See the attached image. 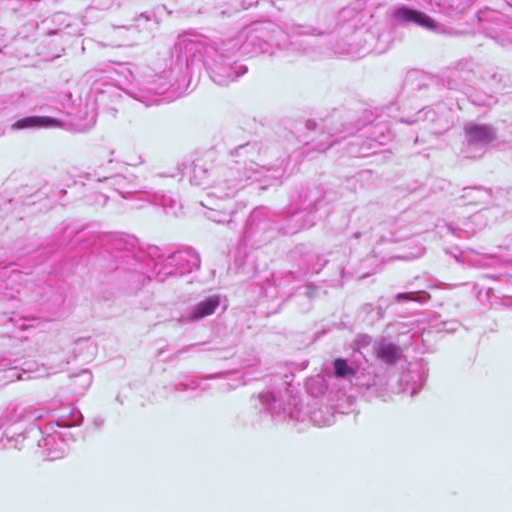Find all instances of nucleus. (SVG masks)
I'll use <instances>...</instances> for the list:
<instances>
[{
    "label": "nucleus",
    "mask_w": 512,
    "mask_h": 512,
    "mask_svg": "<svg viewBox=\"0 0 512 512\" xmlns=\"http://www.w3.org/2000/svg\"><path fill=\"white\" fill-rule=\"evenodd\" d=\"M316 29L298 26L296 35H313ZM288 40L295 44L283 30L270 22H256L242 29L234 38L219 44H209L203 36L187 34L180 37L173 48L182 82H188L193 69L204 65L213 82L227 86L247 72V67L233 59L237 52L244 55L273 54L275 48L287 49Z\"/></svg>",
    "instance_id": "f257e3e1"
},
{
    "label": "nucleus",
    "mask_w": 512,
    "mask_h": 512,
    "mask_svg": "<svg viewBox=\"0 0 512 512\" xmlns=\"http://www.w3.org/2000/svg\"><path fill=\"white\" fill-rule=\"evenodd\" d=\"M232 154L241 160H236L233 165H222L213 169V180L205 198L200 202L208 210L205 216L216 223L231 221V200L250 180L277 181L283 175L281 168H267L256 162L260 155L258 143L240 145Z\"/></svg>",
    "instance_id": "f03ea898"
},
{
    "label": "nucleus",
    "mask_w": 512,
    "mask_h": 512,
    "mask_svg": "<svg viewBox=\"0 0 512 512\" xmlns=\"http://www.w3.org/2000/svg\"><path fill=\"white\" fill-rule=\"evenodd\" d=\"M122 257L125 264L133 266L145 260V266L138 270L145 273L149 279L155 278L160 282L166 281L169 277L191 273L200 267V256L192 248L165 254L157 246H148L145 252L136 254L127 251Z\"/></svg>",
    "instance_id": "7ed1b4c3"
},
{
    "label": "nucleus",
    "mask_w": 512,
    "mask_h": 512,
    "mask_svg": "<svg viewBox=\"0 0 512 512\" xmlns=\"http://www.w3.org/2000/svg\"><path fill=\"white\" fill-rule=\"evenodd\" d=\"M171 56L175 61V65L170 71V74L174 75V83H172L171 80H168L166 74L158 75L153 80H145L140 82L136 79L135 75L130 69L123 68L122 73H127L131 78V80H129L131 87L122 88V90L126 91L130 96L144 103L146 106H151L153 104L158 103L159 100L147 97L146 93L161 95L171 88H173L174 90H180L184 88L188 82H182V76L179 73L177 59L175 56H173V51L171 52Z\"/></svg>",
    "instance_id": "20e7f679"
},
{
    "label": "nucleus",
    "mask_w": 512,
    "mask_h": 512,
    "mask_svg": "<svg viewBox=\"0 0 512 512\" xmlns=\"http://www.w3.org/2000/svg\"><path fill=\"white\" fill-rule=\"evenodd\" d=\"M488 4L481 8L476 17L483 31L499 45L507 47L512 44V18L503 7H496V1L483 0Z\"/></svg>",
    "instance_id": "39448f33"
},
{
    "label": "nucleus",
    "mask_w": 512,
    "mask_h": 512,
    "mask_svg": "<svg viewBox=\"0 0 512 512\" xmlns=\"http://www.w3.org/2000/svg\"><path fill=\"white\" fill-rule=\"evenodd\" d=\"M25 439H32L37 446L42 447L49 460L62 458L68 450V443L62 432L54 429V424H46L44 429L36 425L30 426L24 433L17 434L15 437L8 438L9 442H14L15 448H20L19 444Z\"/></svg>",
    "instance_id": "423d86ee"
},
{
    "label": "nucleus",
    "mask_w": 512,
    "mask_h": 512,
    "mask_svg": "<svg viewBox=\"0 0 512 512\" xmlns=\"http://www.w3.org/2000/svg\"><path fill=\"white\" fill-rule=\"evenodd\" d=\"M254 400L255 408L267 411L272 416H288L293 421L300 419L299 398L289 386H285L283 390L262 392Z\"/></svg>",
    "instance_id": "0eeeda50"
},
{
    "label": "nucleus",
    "mask_w": 512,
    "mask_h": 512,
    "mask_svg": "<svg viewBox=\"0 0 512 512\" xmlns=\"http://www.w3.org/2000/svg\"><path fill=\"white\" fill-rule=\"evenodd\" d=\"M85 176L87 179H94L97 182L105 183L108 188L117 192L124 198H126L127 195L139 192L138 186L135 182L136 178L132 175L126 176L117 174L108 176L103 167H99V169H93L92 171L86 172Z\"/></svg>",
    "instance_id": "6e6552de"
},
{
    "label": "nucleus",
    "mask_w": 512,
    "mask_h": 512,
    "mask_svg": "<svg viewBox=\"0 0 512 512\" xmlns=\"http://www.w3.org/2000/svg\"><path fill=\"white\" fill-rule=\"evenodd\" d=\"M464 133L467 140V156L476 157L473 153V148L481 150L480 154L483 153L484 147L495 140L496 133L492 126L488 124H478L475 122H468L464 125Z\"/></svg>",
    "instance_id": "1a4fd4ad"
},
{
    "label": "nucleus",
    "mask_w": 512,
    "mask_h": 512,
    "mask_svg": "<svg viewBox=\"0 0 512 512\" xmlns=\"http://www.w3.org/2000/svg\"><path fill=\"white\" fill-rule=\"evenodd\" d=\"M392 18L400 24H415L429 31H436V22L426 13L405 5H396L392 10Z\"/></svg>",
    "instance_id": "9d476101"
},
{
    "label": "nucleus",
    "mask_w": 512,
    "mask_h": 512,
    "mask_svg": "<svg viewBox=\"0 0 512 512\" xmlns=\"http://www.w3.org/2000/svg\"><path fill=\"white\" fill-rule=\"evenodd\" d=\"M428 375V368L422 361L409 363L407 370L401 376L404 390L414 396L423 387Z\"/></svg>",
    "instance_id": "9b49d317"
},
{
    "label": "nucleus",
    "mask_w": 512,
    "mask_h": 512,
    "mask_svg": "<svg viewBox=\"0 0 512 512\" xmlns=\"http://www.w3.org/2000/svg\"><path fill=\"white\" fill-rule=\"evenodd\" d=\"M219 305L220 297L218 295H210L190 306L183 314L182 319L188 322L199 321L214 314Z\"/></svg>",
    "instance_id": "f8f14e48"
},
{
    "label": "nucleus",
    "mask_w": 512,
    "mask_h": 512,
    "mask_svg": "<svg viewBox=\"0 0 512 512\" xmlns=\"http://www.w3.org/2000/svg\"><path fill=\"white\" fill-rule=\"evenodd\" d=\"M319 204L320 201L316 200L304 206L301 211L294 212L289 219V222L293 223V225H289L287 233L293 234L301 229L313 226L316 220L314 212L317 210Z\"/></svg>",
    "instance_id": "ddd939ff"
},
{
    "label": "nucleus",
    "mask_w": 512,
    "mask_h": 512,
    "mask_svg": "<svg viewBox=\"0 0 512 512\" xmlns=\"http://www.w3.org/2000/svg\"><path fill=\"white\" fill-rule=\"evenodd\" d=\"M137 33L134 26H113L107 34V42L100 44L111 47L130 46L135 42Z\"/></svg>",
    "instance_id": "4468645a"
},
{
    "label": "nucleus",
    "mask_w": 512,
    "mask_h": 512,
    "mask_svg": "<svg viewBox=\"0 0 512 512\" xmlns=\"http://www.w3.org/2000/svg\"><path fill=\"white\" fill-rule=\"evenodd\" d=\"M54 418V421L48 423L54 424V429H56V427L68 428L77 426L83 420L81 412L70 405L62 406L58 411H56Z\"/></svg>",
    "instance_id": "2eb2a0df"
},
{
    "label": "nucleus",
    "mask_w": 512,
    "mask_h": 512,
    "mask_svg": "<svg viewBox=\"0 0 512 512\" xmlns=\"http://www.w3.org/2000/svg\"><path fill=\"white\" fill-rule=\"evenodd\" d=\"M120 88L107 79H101L93 84L92 92L95 95V102L105 105L108 100L114 101L120 97Z\"/></svg>",
    "instance_id": "dca6fc26"
},
{
    "label": "nucleus",
    "mask_w": 512,
    "mask_h": 512,
    "mask_svg": "<svg viewBox=\"0 0 512 512\" xmlns=\"http://www.w3.org/2000/svg\"><path fill=\"white\" fill-rule=\"evenodd\" d=\"M373 352L377 359L388 365L396 363L402 356V351L397 345L384 340L374 344Z\"/></svg>",
    "instance_id": "f3484780"
},
{
    "label": "nucleus",
    "mask_w": 512,
    "mask_h": 512,
    "mask_svg": "<svg viewBox=\"0 0 512 512\" xmlns=\"http://www.w3.org/2000/svg\"><path fill=\"white\" fill-rule=\"evenodd\" d=\"M475 0H436L435 7L440 13L455 17L464 13Z\"/></svg>",
    "instance_id": "a211bd4d"
},
{
    "label": "nucleus",
    "mask_w": 512,
    "mask_h": 512,
    "mask_svg": "<svg viewBox=\"0 0 512 512\" xmlns=\"http://www.w3.org/2000/svg\"><path fill=\"white\" fill-rule=\"evenodd\" d=\"M58 121L50 117L29 116L15 121L11 126V130L34 129L41 127L56 126Z\"/></svg>",
    "instance_id": "6ab92c4d"
},
{
    "label": "nucleus",
    "mask_w": 512,
    "mask_h": 512,
    "mask_svg": "<svg viewBox=\"0 0 512 512\" xmlns=\"http://www.w3.org/2000/svg\"><path fill=\"white\" fill-rule=\"evenodd\" d=\"M361 366L349 364L346 359L337 358L333 362L334 375L337 378L345 379L354 384Z\"/></svg>",
    "instance_id": "aec40b11"
},
{
    "label": "nucleus",
    "mask_w": 512,
    "mask_h": 512,
    "mask_svg": "<svg viewBox=\"0 0 512 512\" xmlns=\"http://www.w3.org/2000/svg\"><path fill=\"white\" fill-rule=\"evenodd\" d=\"M213 177V170L210 171L205 164L199 162L195 163L190 176V183L195 186H201L203 189L208 190L210 177Z\"/></svg>",
    "instance_id": "412c9836"
},
{
    "label": "nucleus",
    "mask_w": 512,
    "mask_h": 512,
    "mask_svg": "<svg viewBox=\"0 0 512 512\" xmlns=\"http://www.w3.org/2000/svg\"><path fill=\"white\" fill-rule=\"evenodd\" d=\"M381 384L382 378L371 371L368 366L367 368L360 367L353 385L364 389H371Z\"/></svg>",
    "instance_id": "4be33fe9"
},
{
    "label": "nucleus",
    "mask_w": 512,
    "mask_h": 512,
    "mask_svg": "<svg viewBox=\"0 0 512 512\" xmlns=\"http://www.w3.org/2000/svg\"><path fill=\"white\" fill-rule=\"evenodd\" d=\"M48 411L42 409V408H35V407H17L13 410L10 420L12 422H17L23 419L27 420H39L44 417L45 414H47Z\"/></svg>",
    "instance_id": "5701e85b"
},
{
    "label": "nucleus",
    "mask_w": 512,
    "mask_h": 512,
    "mask_svg": "<svg viewBox=\"0 0 512 512\" xmlns=\"http://www.w3.org/2000/svg\"><path fill=\"white\" fill-rule=\"evenodd\" d=\"M36 363L34 362H25L22 367L23 374L27 375V377H23L22 374L17 372V368H10L7 370V378L13 379L14 377L19 380H25V379H31V378H39L47 375L46 373H43L40 371V369L37 367L35 368Z\"/></svg>",
    "instance_id": "b1692460"
},
{
    "label": "nucleus",
    "mask_w": 512,
    "mask_h": 512,
    "mask_svg": "<svg viewBox=\"0 0 512 512\" xmlns=\"http://www.w3.org/2000/svg\"><path fill=\"white\" fill-rule=\"evenodd\" d=\"M73 387L75 391L82 394L86 391L93 381L92 373L89 370H81L78 374L73 376Z\"/></svg>",
    "instance_id": "393cba45"
},
{
    "label": "nucleus",
    "mask_w": 512,
    "mask_h": 512,
    "mask_svg": "<svg viewBox=\"0 0 512 512\" xmlns=\"http://www.w3.org/2000/svg\"><path fill=\"white\" fill-rule=\"evenodd\" d=\"M71 17L64 13H57L53 16L52 21L58 25L56 29L48 31V35L53 34H75L74 32L68 31L71 28L70 23ZM76 34H79L78 32Z\"/></svg>",
    "instance_id": "a878e982"
},
{
    "label": "nucleus",
    "mask_w": 512,
    "mask_h": 512,
    "mask_svg": "<svg viewBox=\"0 0 512 512\" xmlns=\"http://www.w3.org/2000/svg\"><path fill=\"white\" fill-rule=\"evenodd\" d=\"M152 201L155 204L161 205L166 210V212L176 214V207L178 205V201L171 194L155 193L153 195Z\"/></svg>",
    "instance_id": "bb28decb"
},
{
    "label": "nucleus",
    "mask_w": 512,
    "mask_h": 512,
    "mask_svg": "<svg viewBox=\"0 0 512 512\" xmlns=\"http://www.w3.org/2000/svg\"><path fill=\"white\" fill-rule=\"evenodd\" d=\"M465 77L458 69H451L447 75V83L450 89H461L464 85Z\"/></svg>",
    "instance_id": "cd10ccee"
},
{
    "label": "nucleus",
    "mask_w": 512,
    "mask_h": 512,
    "mask_svg": "<svg viewBox=\"0 0 512 512\" xmlns=\"http://www.w3.org/2000/svg\"><path fill=\"white\" fill-rule=\"evenodd\" d=\"M323 382L324 381L321 377H315V378L309 379L306 383L307 391L312 396H315V397L323 394V392H324Z\"/></svg>",
    "instance_id": "c85d7f7f"
},
{
    "label": "nucleus",
    "mask_w": 512,
    "mask_h": 512,
    "mask_svg": "<svg viewBox=\"0 0 512 512\" xmlns=\"http://www.w3.org/2000/svg\"><path fill=\"white\" fill-rule=\"evenodd\" d=\"M396 302H402V301H415L424 303L426 302V296H417L414 292H407V293H398L394 297Z\"/></svg>",
    "instance_id": "c756f323"
},
{
    "label": "nucleus",
    "mask_w": 512,
    "mask_h": 512,
    "mask_svg": "<svg viewBox=\"0 0 512 512\" xmlns=\"http://www.w3.org/2000/svg\"><path fill=\"white\" fill-rule=\"evenodd\" d=\"M321 413V410L313 411L311 414L312 421L318 426L330 425L333 422V415L330 414L327 418L322 419Z\"/></svg>",
    "instance_id": "7c9ffc66"
},
{
    "label": "nucleus",
    "mask_w": 512,
    "mask_h": 512,
    "mask_svg": "<svg viewBox=\"0 0 512 512\" xmlns=\"http://www.w3.org/2000/svg\"><path fill=\"white\" fill-rule=\"evenodd\" d=\"M362 312H364L366 314H371V313L375 312L376 319L383 318V314H384V311L382 310V308L380 306H374L372 304H365L362 307Z\"/></svg>",
    "instance_id": "2f4dec72"
},
{
    "label": "nucleus",
    "mask_w": 512,
    "mask_h": 512,
    "mask_svg": "<svg viewBox=\"0 0 512 512\" xmlns=\"http://www.w3.org/2000/svg\"><path fill=\"white\" fill-rule=\"evenodd\" d=\"M314 258H315V262H313L309 266V270L312 273H319L323 269V267L326 265L327 260H325L323 257H320V256H315Z\"/></svg>",
    "instance_id": "473e14b6"
},
{
    "label": "nucleus",
    "mask_w": 512,
    "mask_h": 512,
    "mask_svg": "<svg viewBox=\"0 0 512 512\" xmlns=\"http://www.w3.org/2000/svg\"><path fill=\"white\" fill-rule=\"evenodd\" d=\"M470 191H476L480 194V198L478 202H487L492 197V191L490 189H482V188H469Z\"/></svg>",
    "instance_id": "72a5a7b5"
},
{
    "label": "nucleus",
    "mask_w": 512,
    "mask_h": 512,
    "mask_svg": "<svg viewBox=\"0 0 512 512\" xmlns=\"http://www.w3.org/2000/svg\"><path fill=\"white\" fill-rule=\"evenodd\" d=\"M460 327V323L456 320L448 321L443 323V331H446L448 333L455 332Z\"/></svg>",
    "instance_id": "f704fd0d"
},
{
    "label": "nucleus",
    "mask_w": 512,
    "mask_h": 512,
    "mask_svg": "<svg viewBox=\"0 0 512 512\" xmlns=\"http://www.w3.org/2000/svg\"><path fill=\"white\" fill-rule=\"evenodd\" d=\"M389 139H390V132L388 130H387V133H385L384 131L381 130L380 135L375 136V141L381 145L385 144L386 141Z\"/></svg>",
    "instance_id": "c9c22d12"
},
{
    "label": "nucleus",
    "mask_w": 512,
    "mask_h": 512,
    "mask_svg": "<svg viewBox=\"0 0 512 512\" xmlns=\"http://www.w3.org/2000/svg\"><path fill=\"white\" fill-rule=\"evenodd\" d=\"M108 198L109 197L107 195L100 193L93 204L96 206L103 207L106 205Z\"/></svg>",
    "instance_id": "e433bc0d"
},
{
    "label": "nucleus",
    "mask_w": 512,
    "mask_h": 512,
    "mask_svg": "<svg viewBox=\"0 0 512 512\" xmlns=\"http://www.w3.org/2000/svg\"><path fill=\"white\" fill-rule=\"evenodd\" d=\"M357 342L360 346H367L370 344L371 338L367 335H361L358 337Z\"/></svg>",
    "instance_id": "4c0bfd02"
},
{
    "label": "nucleus",
    "mask_w": 512,
    "mask_h": 512,
    "mask_svg": "<svg viewBox=\"0 0 512 512\" xmlns=\"http://www.w3.org/2000/svg\"><path fill=\"white\" fill-rule=\"evenodd\" d=\"M196 386H197L196 384L193 385V386H190L188 384H185V383L181 382V383H178V384L175 385V390H177V391H185V390H187L189 388H195Z\"/></svg>",
    "instance_id": "58836bf2"
},
{
    "label": "nucleus",
    "mask_w": 512,
    "mask_h": 512,
    "mask_svg": "<svg viewBox=\"0 0 512 512\" xmlns=\"http://www.w3.org/2000/svg\"><path fill=\"white\" fill-rule=\"evenodd\" d=\"M337 140H332L330 142H328L327 144H324V143H319V145L317 146V149L319 151H325L326 149H328L329 147H331Z\"/></svg>",
    "instance_id": "ea45409f"
},
{
    "label": "nucleus",
    "mask_w": 512,
    "mask_h": 512,
    "mask_svg": "<svg viewBox=\"0 0 512 512\" xmlns=\"http://www.w3.org/2000/svg\"><path fill=\"white\" fill-rule=\"evenodd\" d=\"M325 128H327L329 130L327 134L330 137H333V136H335V135H337V134H339V133H341L343 131V130H341L339 128H334V127L330 128L328 126H325Z\"/></svg>",
    "instance_id": "a19ab883"
},
{
    "label": "nucleus",
    "mask_w": 512,
    "mask_h": 512,
    "mask_svg": "<svg viewBox=\"0 0 512 512\" xmlns=\"http://www.w3.org/2000/svg\"><path fill=\"white\" fill-rule=\"evenodd\" d=\"M125 245L126 244L122 243V239L121 238L114 239V246H115L116 249H122L123 248V249L126 250L127 248L125 247Z\"/></svg>",
    "instance_id": "79ce46f5"
},
{
    "label": "nucleus",
    "mask_w": 512,
    "mask_h": 512,
    "mask_svg": "<svg viewBox=\"0 0 512 512\" xmlns=\"http://www.w3.org/2000/svg\"><path fill=\"white\" fill-rule=\"evenodd\" d=\"M254 3L257 4L258 0H255V1L251 0V1H249L248 4H247V8L252 6Z\"/></svg>",
    "instance_id": "37998d69"
},
{
    "label": "nucleus",
    "mask_w": 512,
    "mask_h": 512,
    "mask_svg": "<svg viewBox=\"0 0 512 512\" xmlns=\"http://www.w3.org/2000/svg\"><path fill=\"white\" fill-rule=\"evenodd\" d=\"M220 375L221 374H212V375L207 376L206 378L207 379L216 378V377H219Z\"/></svg>",
    "instance_id": "c03bdc74"
},
{
    "label": "nucleus",
    "mask_w": 512,
    "mask_h": 512,
    "mask_svg": "<svg viewBox=\"0 0 512 512\" xmlns=\"http://www.w3.org/2000/svg\"><path fill=\"white\" fill-rule=\"evenodd\" d=\"M306 125L309 129L315 126V124L311 121H308Z\"/></svg>",
    "instance_id": "a18cd8bd"
},
{
    "label": "nucleus",
    "mask_w": 512,
    "mask_h": 512,
    "mask_svg": "<svg viewBox=\"0 0 512 512\" xmlns=\"http://www.w3.org/2000/svg\"><path fill=\"white\" fill-rule=\"evenodd\" d=\"M195 346H197V344H192V345L188 346V347L186 348V350H188L189 348L195 347Z\"/></svg>",
    "instance_id": "49530a36"
},
{
    "label": "nucleus",
    "mask_w": 512,
    "mask_h": 512,
    "mask_svg": "<svg viewBox=\"0 0 512 512\" xmlns=\"http://www.w3.org/2000/svg\"><path fill=\"white\" fill-rule=\"evenodd\" d=\"M0 218H3L2 209H0Z\"/></svg>",
    "instance_id": "de8ad7c7"
},
{
    "label": "nucleus",
    "mask_w": 512,
    "mask_h": 512,
    "mask_svg": "<svg viewBox=\"0 0 512 512\" xmlns=\"http://www.w3.org/2000/svg\"><path fill=\"white\" fill-rule=\"evenodd\" d=\"M2 438H3V434L0 433V442L2 441Z\"/></svg>",
    "instance_id": "09e8293b"
}]
</instances>
